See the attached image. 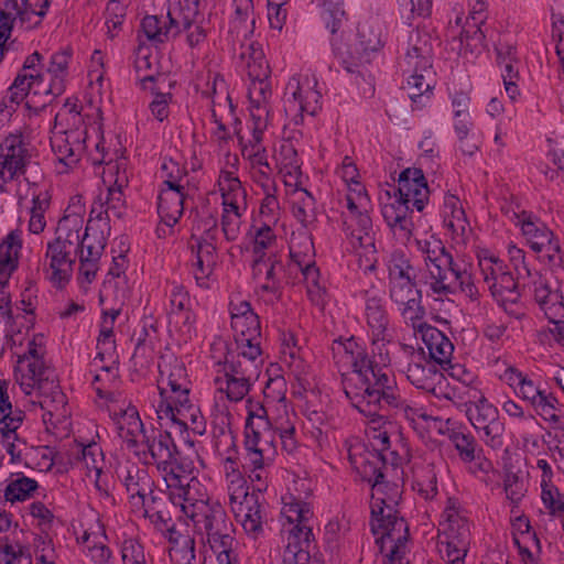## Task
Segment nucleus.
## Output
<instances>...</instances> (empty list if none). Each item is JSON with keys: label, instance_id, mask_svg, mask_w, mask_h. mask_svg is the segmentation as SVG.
<instances>
[{"label": "nucleus", "instance_id": "nucleus-18", "mask_svg": "<svg viewBox=\"0 0 564 564\" xmlns=\"http://www.w3.org/2000/svg\"><path fill=\"white\" fill-rule=\"evenodd\" d=\"M471 425L484 432V441L492 448L503 444L505 423L499 417L498 409L481 395L478 401L470 402L466 410Z\"/></svg>", "mask_w": 564, "mask_h": 564}, {"label": "nucleus", "instance_id": "nucleus-33", "mask_svg": "<svg viewBox=\"0 0 564 564\" xmlns=\"http://www.w3.org/2000/svg\"><path fill=\"white\" fill-rule=\"evenodd\" d=\"M388 202L382 204L381 214L391 229H399L405 234H411L413 229L412 213L410 203L412 199L406 194H400L393 189V194L386 192Z\"/></svg>", "mask_w": 564, "mask_h": 564}, {"label": "nucleus", "instance_id": "nucleus-7", "mask_svg": "<svg viewBox=\"0 0 564 564\" xmlns=\"http://www.w3.org/2000/svg\"><path fill=\"white\" fill-rule=\"evenodd\" d=\"M88 373L99 398L107 400L108 404L120 399V394L112 391L119 378V356L111 326L104 325L100 328L96 355L89 364Z\"/></svg>", "mask_w": 564, "mask_h": 564}, {"label": "nucleus", "instance_id": "nucleus-5", "mask_svg": "<svg viewBox=\"0 0 564 564\" xmlns=\"http://www.w3.org/2000/svg\"><path fill=\"white\" fill-rule=\"evenodd\" d=\"M183 513L206 533L209 550L203 564H239L231 550L234 539L228 533L225 513L219 505L209 501L207 494H200L196 502L186 505Z\"/></svg>", "mask_w": 564, "mask_h": 564}, {"label": "nucleus", "instance_id": "nucleus-6", "mask_svg": "<svg viewBox=\"0 0 564 564\" xmlns=\"http://www.w3.org/2000/svg\"><path fill=\"white\" fill-rule=\"evenodd\" d=\"M270 75L271 69L260 44H249V112L253 121V149L261 142L269 122V100L272 95Z\"/></svg>", "mask_w": 564, "mask_h": 564}, {"label": "nucleus", "instance_id": "nucleus-50", "mask_svg": "<svg viewBox=\"0 0 564 564\" xmlns=\"http://www.w3.org/2000/svg\"><path fill=\"white\" fill-rule=\"evenodd\" d=\"M141 26L148 40L154 43H164L181 33V30L170 23L167 15L165 18L147 15L142 20Z\"/></svg>", "mask_w": 564, "mask_h": 564}, {"label": "nucleus", "instance_id": "nucleus-41", "mask_svg": "<svg viewBox=\"0 0 564 564\" xmlns=\"http://www.w3.org/2000/svg\"><path fill=\"white\" fill-rule=\"evenodd\" d=\"M514 216L518 218V224L521 225L522 234L530 248L534 252L541 253V247L554 237L553 231L532 213L523 210L520 214L514 213Z\"/></svg>", "mask_w": 564, "mask_h": 564}, {"label": "nucleus", "instance_id": "nucleus-23", "mask_svg": "<svg viewBox=\"0 0 564 564\" xmlns=\"http://www.w3.org/2000/svg\"><path fill=\"white\" fill-rule=\"evenodd\" d=\"M74 250L58 241H50L43 259L45 279L56 289L65 288L73 275Z\"/></svg>", "mask_w": 564, "mask_h": 564}, {"label": "nucleus", "instance_id": "nucleus-60", "mask_svg": "<svg viewBox=\"0 0 564 564\" xmlns=\"http://www.w3.org/2000/svg\"><path fill=\"white\" fill-rule=\"evenodd\" d=\"M48 8L50 0H22V25L26 29L37 26Z\"/></svg>", "mask_w": 564, "mask_h": 564}, {"label": "nucleus", "instance_id": "nucleus-64", "mask_svg": "<svg viewBox=\"0 0 564 564\" xmlns=\"http://www.w3.org/2000/svg\"><path fill=\"white\" fill-rule=\"evenodd\" d=\"M122 564H152L143 545L134 538L124 539L120 546Z\"/></svg>", "mask_w": 564, "mask_h": 564}, {"label": "nucleus", "instance_id": "nucleus-39", "mask_svg": "<svg viewBox=\"0 0 564 564\" xmlns=\"http://www.w3.org/2000/svg\"><path fill=\"white\" fill-rule=\"evenodd\" d=\"M186 189L162 187L159 195L158 213L167 225H176L184 212Z\"/></svg>", "mask_w": 564, "mask_h": 564}, {"label": "nucleus", "instance_id": "nucleus-21", "mask_svg": "<svg viewBox=\"0 0 564 564\" xmlns=\"http://www.w3.org/2000/svg\"><path fill=\"white\" fill-rule=\"evenodd\" d=\"M108 412L116 425L118 436L128 448L139 447L140 441L144 438V425L138 409L130 401L119 399L108 404Z\"/></svg>", "mask_w": 564, "mask_h": 564}, {"label": "nucleus", "instance_id": "nucleus-58", "mask_svg": "<svg viewBox=\"0 0 564 564\" xmlns=\"http://www.w3.org/2000/svg\"><path fill=\"white\" fill-rule=\"evenodd\" d=\"M355 221L358 226L359 235H356L355 230L351 229V226L348 225L347 221H344L343 230L346 232V235L352 238L356 237L360 247H375L372 219L369 215V210L359 213V216L355 218Z\"/></svg>", "mask_w": 564, "mask_h": 564}, {"label": "nucleus", "instance_id": "nucleus-8", "mask_svg": "<svg viewBox=\"0 0 564 564\" xmlns=\"http://www.w3.org/2000/svg\"><path fill=\"white\" fill-rule=\"evenodd\" d=\"M9 347L14 349L13 354L17 356L14 381L25 395H32L43 388L41 381L45 370L46 336L33 333L26 336L21 347Z\"/></svg>", "mask_w": 564, "mask_h": 564}, {"label": "nucleus", "instance_id": "nucleus-28", "mask_svg": "<svg viewBox=\"0 0 564 564\" xmlns=\"http://www.w3.org/2000/svg\"><path fill=\"white\" fill-rule=\"evenodd\" d=\"M76 70L74 50L70 46H64L55 51L48 59L46 74L48 76L47 87L44 94L59 96L69 83L73 73Z\"/></svg>", "mask_w": 564, "mask_h": 564}, {"label": "nucleus", "instance_id": "nucleus-54", "mask_svg": "<svg viewBox=\"0 0 564 564\" xmlns=\"http://www.w3.org/2000/svg\"><path fill=\"white\" fill-rule=\"evenodd\" d=\"M312 3L322 9L321 17L326 29L336 34L346 20L344 0H312Z\"/></svg>", "mask_w": 564, "mask_h": 564}, {"label": "nucleus", "instance_id": "nucleus-61", "mask_svg": "<svg viewBox=\"0 0 564 564\" xmlns=\"http://www.w3.org/2000/svg\"><path fill=\"white\" fill-rule=\"evenodd\" d=\"M503 489L511 505V513H519V506L528 490L524 481L516 473H507L503 479Z\"/></svg>", "mask_w": 564, "mask_h": 564}, {"label": "nucleus", "instance_id": "nucleus-22", "mask_svg": "<svg viewBox=\"0 0 564 564\" xmlns=\"http://www.w3.org/2000/svg\"><path fill=\"white\" fill-rule=\"evenodd\" d=\"M240 462L229 455L224 460V474L229 499V509L237 522L245 529L247 527V479Z\"/></svg>", "mask_w": 564, "mask_h": 564}, {"label": "nucleus", "instance_id": "nucleus-40", "mask_svg": "<svg viewBox=\"0 0 564 564\" xmlns=\"http://www.w3.org/2000/svg\"><path fill=\"white\" fill-rule=\"evenodd\" d=\"M366 319L371 330L372 344L388 340L389 315L384 301L380 296H369L366 300Z\"/></svg>", "mask_w": 564, "mask_h": 564}, {"label": "nucleus", "instance_id": "nucleus-38", "mask_svg": "<svg viewBox=\"0 0 564 564\" xmlns=\"http://www.w3.org/2000/svg\"><path fill=\"white\" fill-rule=\"evenodd\" d=\"M23 247V235L20 230L10 231L0 242V282L10 283L12 274L19 267Z\"/></svg>", "mask_w": 564, "mask_h": 564}, {"label": "nucleus", "instance_id": "nucleus-52", "mask_svg": "<svg viewBox=\"0 0 564 564\" xmlns=\"http://www.w3.org/2000/svg\"><path fill=\"white\" fill-rule=\"evenodd\" d=\"M426 72H413L406 82L408 97L417 109L423 108L433 95V85L426 80Z\"/></svg>", "mask_w": 564, "mask_h": 564}, {"label": "nucleus", "instance_id": "nucleus-16", "mask_svg": "<svg viewBox=\"0 0 564 564\" xmlns=\"http://www.w3.org/2000/svg\"><path fill=\"white\" fill-rule=\"evenodd\" d=\"M19 204L29 210V231L34 235L43 232L46 227V213L51 204V195L46 184L24 178L17 188Z\"/></svg>", "mask_w": 564, "mask_h": 564}, {"label": "nucleus", "instance_id": "nucleus-56", "mask_svg": "<svg viewBox=\"0 0 564 564\" xmlns=\"http://www.w3.org/2000/svg\"><path fill=\"white\" fill-rule=\"evenodd\" d=\"M412 271L411 261L403 251L392 252L388 263L389 283L415 279V275L411 273Z\"/></svg>", "mask_w": 564, "mask_h": 564}, {"label": "nucleus", "instance_id": "nucleus-27", "mask_svg": "<svg viewBox=\"0 0 564 564\" xmlns=\"http://www.w3.org/2000/svg\"><path fill=\"white\" fill-rule=\"evenodd\" d=\"M108 238L105 234L85 230L79 249L78 283L82 288L89 285L99 270V260Z\"/></svg>", "mask_w": 564, "mask_h": 564}, {"label": "nucleus", "instance_id": "nucleus-13", "mask_svg": "<svg viewBox=\"0 0 564 564\" xmlns=\"http://www.w3.org/2000/svg\"><path fill=\"white\" fill-rule=\"evenodd\" d=\"M31 160V151L24 137L19 133H9L0 142V194L9 192L12 183H19Z\"/></svg>", "mask_w": 564, "mask_h": 564}, {"label": "nucleus", "instance_id": "nucleus-35", "mask_svg": "<svg viewBox=\"0 0 564 564\" xmlns=\"http://www.w3.org/2000/svg\"><path fill=\"white\" fill-rule=\"evenodd\" d=\"M393 189L406 194L412 199V207L417 212L425 208L431 193L423 171L417 167L403 170L398 177V187Z\"/></svg>", "mask_w": 564, "mask_h": 564}, {"label": "nucleus", "instance_id": "nucleus-1", "mask_svg": "<svg viewBox=\"0 0 564 564\" xmlns=\"http://www.w3.org/2000/svg\"><path fill=\"white\" fill-rule=\"evenodd\" d=\"M381 362H377L366 350H356L352 357V372L343 376V389L361 414L371 423H386L391 410L405 409V400L401 397L394 376L388 371L390 358L388 352H380Z\"/></svg>", "mask_w": 564, "mask_h": 564}, {"label": "nucleus", "instance_id": "nucleus-14", "mask_svg": "<svg viewBox=\"0 0 564 564\" xmlns=\"http://www.w3.org/2000/svg\"><path fill=\"white\" fill-rule=\"evenodd\" d=\"M387 497H376L372 494L371 503V532L379 536V540L389 539L390 541L406 542L409 539V527L405 519L399 516L397 506L401 499V491L397 492L394 502L390 503Z\"/></svg>", "mask_w": 564, "mask_h": 564}, {"label": "nucleus", "instance_id": "nucleus-29", "mask_svg": "<svg viewBox=\"0 0 564 564\" xmlns=\"http://www.w3.org/2000/svg\"><path fill=\"white\" fill-rule=\"evenodd\" d=\"M23 422H9L0 426V444L3 449L10 455L11 463L24 462L29 465L31 456H41L43 458V466L50 467L52 459L47 456L45 447H28L26 443L18 436V430L22 426Z\"/></svg>", "mask_w": 564, "mask_h": 564}, {"label": "nucleus", "instance_id": "nucleus-36", "mask_svg": "<svg viewBox=\"0 0 564 564\" xmlns=\"http://www.w3.org/2000/svg\"><path fill=\"white\" fill-rule=\"evenodd\" d=\"M9 285L0 282V341L3 339V345L21 347L30 334L28 329L23 332L15 327Z\"/></svg>", "mask_w": 564, "mask_h": 564}, {"label": "nucleus", "instance_id": "nucleus-20", "mask_svg": "<svg viewBox=\"0 0 564 564\" xmlns=\"http://www.w3.org/2000/svg\"><path fill=\"white\" fill-rule=\"evenodd\" d=\"M126 188L107 187L105 197L100 196L91 205L90 217L85 230L110 235V218H121L127 210Z\"/></svg>", "mask_w": 564, "mask_h": 564}, {"label": "nucleus", "instance_id": "nucleus-44", "mask_svg": "<svg viewBox=\"0 0 564 564\" xmlns=\"http://www.w3.org/2000/svg\"><path fill=\"white\" fill-rule=\"evenodd\" d=\"M423 339L427 346L430 357L435 364L441 367L449 364L454 345L443 332L436 327L427 326L423 332Z\"/></svg>", "mask_w": 564, "mask_h": 564}, {"label": "nucleus", "instance_id": "nucleus-42", "mask_svg": "<svg viewBox=\"0 0 564 564\" xmlns=\"http://www.w3.org/2000/svg\"><path fill=\"white\" fill-rule=\"evenodd\" d=\"M216 384L217 391L221 394L225 393L231 402H239L247 394L245 371L240 366L236 367L232 361L227 362L225 376L224 378H217Z\"/></svg>", "mask_w": 564, "mask_h": 564}, {"label": "nucleus", "instance_id": "nucleus-3", "mask_svg": "<svg viewBox=\"0 0 564 564\" xmlns=\"http://www.w3.org/2000/svg\"><path fill=\"white\" fill-rule=\"evenodd\" d=\"M132 451L144 463L156 466L170 501L174 507H178L181 512L185 511L186 505L196 502L200 494H207L202 489L199 481L192 476L189 464L178 462L171 432H160L153 437L144 435L139 447Z\"/></svg>", "mask_w": 564, "mask_h": 564}, {"label": "nucleus", "instance_id": "nucleus-25", "mask_svg": "<svg viewBox=\"0 0 564 564\" xmlns=\"http://www.w3.org/2000/svg\"><path fill=\"white\" fill-rule=\"evenodd\" d=\"M86 207L83 197L77 195L70 198V202L65 209L64 216L59 219L56 228V238L53 241H58L59 245H65L68 248L82 249V240L84 235L80 232L84 228Z\"/></svg>", "mask_w": 564, "mask_h": 564}, {"label": "nucleus", "instance_id": "nucleus-15", "mask_svg": "<svg viewBox=\"0 0 564 564\" xmlns=\"http://www.w3.org/2000/svg\"><path fill=\"white\" fill-rule=\"evenodd\" d=\"M283 507L281 513L285 516L288 522L292 524L288 534L286 546H297L304 549H317L310 521L314 512L307 501L290 494L282 498Z\"/></svg>", "mask_w": 564, "mask_h": 564}, {"label": "nucleus", "instance_id": "nucleus-9", "mask_svg": "<svg viewBox=\"0 0 564 564\" xmlns=\"http://www.w3.org/2000/svg\"><path fill=\"white\" fill-rule=\"evenodd\" d=\"M238 159L228 156V163L235 169ZM223 197V231L227 240L235 241L241 234L242 215L247 209V192L235 170H224L218 180Z\"/></svg>", "mask_w": 564, "mask_h": 564}, {"label": "nucleus", "instance_id": "nucleus-2", "mask_svg": "<svg viewBox=\"0 0 564 564\" xmlns=\"http://www.w3.org/2000/svg\"><path fill=\"white\" fill-rule=\"evenodd\" d=\"M159 368V392L148 399L159 424L180 434L188 431L195 435L205 434L206 421L189 397L191 381L184 364L174 358Z\"/></svg>", "mask_w": 564, "mask_h": 564}, {"label": "nucleus", "instance_id": "nucleus-24", "mask_svg": "<svg viewBox=\"0 0 564 564\" xmlns=\"http://www.w3.org/2000/svg\"><path fill=\"white\" fill-rule=\"evenodd\" d=\"M116 475L126 488L131 510L143 509V499L151 492L152 480L147 468L126 460L119 463Z\"/></svg>", "mask_w": 564, "mask_h": 564}, {"label": "nucleus", "instance_id": "nucleus-49", "mask_svg": "<svg viewBox=\"0 0 564 564\" xmlns=\"http://www.w3.org/2000/svg\"><path fill=\"white\" fill-rule=\"evenodd\" d=\"M469 20L470 19H467V23L463 28L458 37L459 54L465 57H468V55L477 56L486 47V35L481 30V24L485 21H473V23H470Z\"/></svg>", "mask_w": 564, "mask_h": 564}, {"label": "nucleus", "instance_id": "nucleus-57", "mask_svg": "<svg viewBox=\"0 0 564 564\" xmlns=\"http://www.w3.org/2000/svg\"><path fill=\"white\" fill-rule=\"evenodd\" d=\"M302 192L303 196L293 202L292 214L299 223L307 227L317 219L316 200L307 189Z\"/></svg>", "mask_w": 564, "mask_h": 564}, {"label": "nucleus", "instance_id": "nucleus-31", "mask_svg": "<svg viewBox=\"0 0 564 564\" xmlns=\"http://www.w3.org/2000/svg\"><path fill=\"white\" fill-rule=\"evenodd\" d=\"M249 430L252 433V445L249 446V455H254V457L251 458V464L253 469L257 470L263 467V448H261L259 445L262 441H264V443L268 445L271 443L269 440L271 436V431L270 421L268 420L265 409L259 402H253L250 398Z\"/></svg>", "mask_w": 564, "mask_h": 564}, {"label": "nucleus", "instance_id": "nucleus-59", "mask_svg": "<svg viewBox=\"0 0 564 564\" xmlns=\"http://www.w3.org/2000/svg\"><path fill=\"white\" fill-rule=\"evenodd\" d=\"M106 75V54L100 50H95L90 56L88 65V80L90 88L97 94H101Z\"/></svg>", "mask_w": 564, "mask_h": 564}, {"label": "nucleus", "instance_id": "nucleus-11", "mask_svg": "<svg viewBox=\"0 0 564 564\" xmlns=\"http://www.w3.org/2000/svg\"><path fill=\"white\" fill-rule=\"evenodd\" d=\"M332 45L341 66L352 72L354 67L370 63L371 54L383 47L382 29L377 22L366 21L359 24L354 43L337 44L333 41Z\"/></svg>", "mask_w": 564, "mask_h": 564}, {"label": "nucleus", "instance_id": "nucleus-55", "mask_svg": "<svg viewBox=\"0 0 564 564\" xmlns=\"http://www.w3.org/2000/svg\"><path fill=\"white\" fill-rule=\"evenodd\" d=\"M171 84L166 80L165 84H161V88L153 90H145L152 96L149 102V110L153 118L160 122L167 119L170 115V104L172 101V94L170 91Z\"/></svg>", "mask_w": 564, "mask_h": 564}, {"label": "nucleus", "instance_id": "nucleus-19", "mask_svg": "<svg viewBox=\"0 0 564 564\" xmlns=\"http://www.w3.org/2000/svg\"><path fill=\"white\" fill-rule=\"evenodd\" d=\"M94 145L85 152L93 164H104L102 182L106 187L127 188L129 185L128 160L118 156L115 160L102 147L104 138L101 129L94 126Z\"/></svg>", "mask_w": 564, "mask_h": 564}, {"label": "nucleus", "instance_id": "nucleus-47", "mask_svg": "<svg viewBox=\"0 0 564 564\" xmlns=\"http://www.w3.org/2000/svg\"><path fill=\"white\" fill-rule=\"evenodd\" d=\"M147 334L144 337L139 336L134 347V351L130 359V371L132 380H140L144 378L151 370L154 359V346L151 340H148Z\"/></svg>", "mask_w": 564, "mask_h": 564}, {"label": "nucleus", "instance_id": "nucleus-26", "mask_svg": "<svg viewBox=\"0 0 564 564\" xmlns=\"http://www.w3.org/2000/svg\"><path fill=\"white\" fill-rule=\"evenodd\" d=\"M75 467L90 482L100 497H109V481L104 471L105 458L101 447L91 443L83 446L80 456L76 459Z\"/></svg>", "mask_w": 564, "mask_h": 564}, {"label": "nucleus", "instance_id": "nucleus-10", "mask_svg": "<svg viewBox=\"0 0 564 564\" xmlns=\"http://www.w3.org/2000/svg\"><path fill=\"white\" fill-rule=\"evenodd\" d=\"M348 458L360 478L371 486L376 497L377 495L388 496L387 500L390 503L394 502L393 499L400 489L395 482L386 480L387 458L380 451L375 447L369 448L362 444L352 447L349 451Z\"/></svg>", "mask_w": 564, "mask_h": 564}, {"label": "nucleus", "instance_id": "nucleus-63", "mask_svg": "<svg viewBox=\"0 0 564 564\" xmlns=\"http://www.w3.org/2000/svg\"><path fill=\"white\" fill-rule=\"evenodd\" d=\"M451 290L442 293L441 295H448L456 292L459 289L471 301H476L479 297L478 288L475 285L471 274L467 272L465 268L454 271L453 278L449 280Z\"/></svg>", "mask_w": 564, "mask_h": 564}, {"label": "nucleus", "instance_id": "nucleus-62", "mask_svg": "<svg viewBox=\"0 0 564 564\" xmlns=\"http://www.w3.org/2000/svg\"><path fill=\"white\" fill-rule=\"evenodd\" d=\"M28 514L32 519V524L37 527L42 532L52 529L55 522V516L51 503L43 501H33L28 506Z\"/></svg>", "mask_w": 564, "mask_h": 564}, {"label": "nucleus", "instance_id": "nucleus-12", "mask_svg": "<svg viewBox=\"0 0 564 564\" xmlns=\"http://www.w3.org/2000/svg\"><path fill=\"white\" fill-rule=\"evenodd\" d=\"M419 249L424 254V264L430 278V289L434 294H442L451 290L449 280L454 271L460 265L454 261L452 253L446 249L442 240L431 237L417 241Z\"/></svg>", "mask_w": 564, "mask_h": 564}, {"label": "nucleus", "instance_id": "nucleus-45", "mask_svg": "<svg viewBox=\"0 0 564 564\" xmlns=\"http://www.w3.org/2000/svg\"><path fill=\"white\" fill-rule=\"evenodd\" d=\"M406 378L416 388L435 394L436 384L441 383L444 377L435 364L426 362L424 365L409 364Z\"/></svg>", "mask_w": 564, "mask_h": 564}, {"label": "nucleus", "instance_id": "nucleus-17", "mask_svg": "<svg viewBox=\"0 0 564 564\" xmlns=\"http://www.w3.org/2000/svg\"><path fill=\"white\" fill-rule=\"evenodd\" d=\"M37 403L47 432L57 434L68 431L70 409L59 386L51 383L50 388H42L37 394Z\"/></svg>", "mask_w": 564, "mask_h": 564}, {"label": "nucleus", "instance_id": "nucleus-34", "mask_svg": "<svg viewBox=\"0 0 564 564\" xmlns=\"http://www.w3.org/2000/svg\"><path fill=\"white\" fill-rule=\"evenodd\" d=\"M438 433L449 440L463 462L471 463L479 458L481 448L478 447L476 438L466 426L448 419L441 423Z\"/></svg>", "mask_w": 564, "mask_h": 564}, {"label": "nucleus", "instance_id": "nucleus-37", "mask_svg": "<svg viewBox=\"0 0 564 564\" xmlns=\"http://www.w3.org/2000/svg\"><path fill=\"white\" fill-rule=\"evenodd\" d=\"M133 65L137 80L142 90L161 88V84H165L167 80L166 76L159 72L156 57L149 47H138Z\"/></svg>", "mask_w": 564, "mask_h": 564}, {"label": "nucleus", "instance_id": "nucleus-46", "mask_svg": "<svg viewBox=\"0 0 564 564\" xmlns=\"http://www.w3.org/2000/svg\"><path fill=\"white\" fill-rule=\"evenodd\" d=\"M229 314L231 329L237 345L245 346L247 343V297L243 292H234L229 300Z\"/></svg>", "mask_w": 564, "mask_h": 564}, {"label": "nucleus", "instance_id": "nucleus-51", "mask_svg": "<svg viewBox=\"0 0 564 564\" xmlns=\"http://www.w3.org/2000/svg\"><path fill=\"white\" fill-rule=\"evenodd\" d=\"M302 274L306 282V291L310 301L315 306L324 308L328 302L329 296L326 288L319 283V269L314 262L308 263L302 269Z\"/></svg>", "mask_w": 564, "mask_h": 564}, {"label": "nucleus", "instance_id": "nucleus-48", "mask_svg": "<svg viewBox=\"0 0 564 564\" xmlns=\"http://www.w3.org/2000/svg\"><path fill=\"white\" fill-rule=\"evenodd\" d=\"M39 484L35 479L29 478L21 473L12 474L7 480L3 489V498L11 503L31 499Z\"/></svg>", "mask_w": 564, "mask_h": 564}, {"label": "nucleus", "instance_id": "nucleus-32", "mask_svg": "<svg viewBox=\"0 0 564 564\" xmlns=\"http://www.w3.org/2000/svg\"><path fill=\"white\" fill-rule=\"evenodd\" d=\"M435 39L426 32L416 30L410 35L409 48L404 62L413 72H426L432 74Z\"/></svg>", "mask_w": 564, "mask_h": 564}, {"label": "nucleus", "instance_id": "nucleus-53", "mask_svg": "<svg viewBox=\"0 0 564 564\" xmlns=\"http://www.w3.org/2000/svg\"><path fill=\"white\" fill-rule=\"evenodd\" d=\"M198 0H169L167 19L177 30L197 19Z\"/></svg>", "mask_w": 564, "mask_h": 564}, {"label": "nucleus", "instance_id": "nucleus-43", "mask_svg": "<svg viewBox=\"0 0 564 564\" xmlns=\"http://www.w3.org/2000/svg\"><path fill=\"white\" fill-rule=\"evenodd\" d=\"M104 532H85L82 538V551L93 564H113L115 556L107 544Z\"/></svg>", "mask_w": 564, "mask_h": 564}, {"label": "nucleus", "instance_id": "nucleus-4", "mask_svg": "<svg viewBox=\"0 0 564 564\" xmlns=\"http://www.w3.org/2000/svg\"><path fill=\"white\" fill-rule=\"evenodd\" d=\"M100 123L83 113V106L76 98H67L55 116V129L51 138L52 150L56 156L57 173H67L80 161L94 145L91 128Z\"/></svg>", "mask_w": 564, "mask_h": 564}, {"label": "nucleus", "instance_id": "nucleus-30", "mask_svg": "<svg viewBox=\"0 0 564 564\" xmlns=\"http://www.w3.org/2000/svg\"><path fill=\"white\" fill-rule=\"evenodd\" d=\"M416 280L389 283V296L399 306L401 315L412 322L422 319L425 308L422 305V291L416 288Z\"/></svg>", "mask_w": 564, "mask_h": 564}]
</instances>
